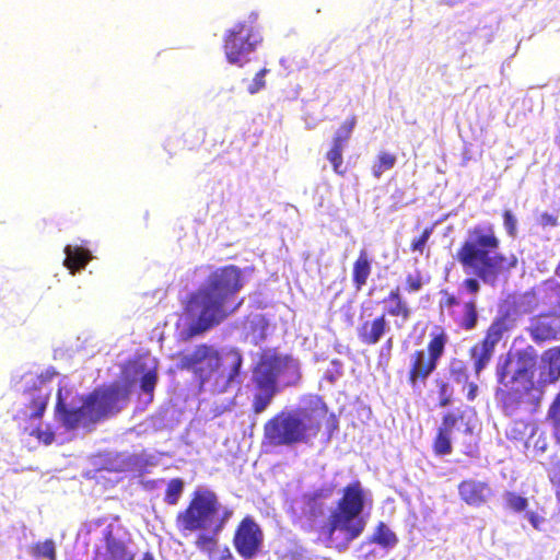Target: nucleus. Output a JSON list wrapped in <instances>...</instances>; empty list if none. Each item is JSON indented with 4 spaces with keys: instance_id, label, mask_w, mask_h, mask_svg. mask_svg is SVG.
Returning <instances> with one entry per match:
<instances>
[{
    "instance_id": "1",
    "label": "nucleus",
    "mask_w": 560,
    "mask_h": 560,
    "mask_svg": "<svg viewBox=\"0 0 560 560\" xmlns=\"http://www.w3.org/2000/svg\"><path fill=\"white\" fill-rule=\"evenodd\" d=\"M244 285L245 276L238 266L214 268L183 303L184 315L192 319L186 329L187 337L203 335L236 313L244 303V299L236 300Z\"/></svg>"
},
{
    "instance_id": "2",
    "label": "nucleus",
    "mask_w": 560,
    "mask_h": 560,
    "mask_svg": "<svg viewBox=\"0 0 560 560\" xmlns=\"http://www.w3.org/2000/svg\"><path fill=\"white\" fill-rule=\"evenodd\" d=\"M537 362V352L530 346L518 350L514 357H500L495 365L494 397L504 416L532 415L538 410L542 390L535 380Z\"/></svg>"
},
{
    "instance_id": "3",
    "label": "nucleus",
    "mask_w": 560,
    "mask_h": 560,
    "mask_svg": "<svg viewBox=\"0 0 560 560\" xmlns=\"http://www.w3.org/2000/svg\"><path fill=\"white\" fill-rule=\"evenodd\" d=\"M499 248L500 240L492 224L476 225L468 231L454 256L464 273L471 276L462 283L468 293L477 294L480 291L479 281L494 284L501 276L516 267L517 258L504 255Z\"/></svg>"
},
{
    "instance_id": "4",
    "label": "nucleus",
    "mask_w": 560,
    "mask_h": 560,
    "mask_svg": "<svg viewBox=\"0 0 560 560\" xmlns=\"http://www.w3.org/2000/svg\"><path fill=\"white\" fill-rule=\"evenodd\" d=\"M327 420V439L338 429V420L334 413H328L326 404L317 400L311 407L280 411L264 424L262 444L268 447L310 445Z\"/></svg>"
},
{
    "instance_id": "5",
    "label": "nucleus",
    "mask_w": 560,
    "mask_h": 560,
    "mask_svg": "<svg viewBox=\"0 0 560 560\" xmlns=\"http://www.w3.org/2000/svg\"><path fill=\"white\" fill-rule=\"evenodd\" d=\"M365 503L366 491L359 480L350 482L342 489L335 510L322 528L331 547L339 551L345 550L362 535L366 526L365 518L361 516Z\"/></svg>"
},
{
    "instance_id": "6",
    "label": "nucleus",
    "mask_w": 560,
    "mask_h": 560,
    "mask_svg": "<svg viewBox=\"0 0 560 560\" xmlns=\"http://www.w3.org/2000/svg\"><path fill=\"white\" fill-rule=\"evenodd\" d=\"M520 306L524 313L541 310L526 328L535 343L560 340V283L549 279L532 288L521 296Z\"/></svg>"
},
{
    "instance_id": "7",
    "label": "nucleus",
    "mask_w": 560,
    "mask_h": 560,
    "mask_svg": "<svg viewBox=\"0 0 560 560\" xmlns=\"http://www.w3.org/2000/svg\"><path fill=\"white\" fill-rule=\"evenodd\" d=\"M229 361V370L221 369V354L214 347L200 343L187 354L182 355L179 366L183 370L191 371L199 382L201 389L215 374V381L211 386V392L220 394L226 392L241 373L243 357L237 349H230L224 353Z\"/></svg>"
},
{
    "instance_id": "8",
    "label": "nucleus",
    "mask_w": 560,
    "mask_h": 560,
    "mask_svg": "<svg viewBox=\"0 0 560 560\" xmlns=\"http://www.w3.org/2000/svg\"><path fill=\"white\" fill-rule=\"evenodd\" d=\"M290 366L291 360L288 355L275 351H265L259 355L247 385L254 415L262 413L271 405L281 390L280 377Z\"/></svg>"
},
{
    "instance_id": "9",
    "label": "nucleus",
    "mask_w": 560,
    "mask_h": 560,
    "mask_svg": "<svg viewBox=\"0 0 560 560\" xmlns=\"http://www.w3.org/2000/svg\"><path fill=\"white\" fill-rule=\"evenodd\" d=\"M448 336L442 327H436L430 332L427 350L418 349L409 355L407 383L411 389L421 394L427 386L431 374L445 352Z\"/></svg>"
},
{
    "instance_id": "10",
    "label": "nucleus",
    "mask_w": 560,
    "mask_h": 560,
    "mask_svg": "<svg viewBox=\"0 0 560 560\" xmlns=\"http://www.w3.org/2000/svg\"><path fill=\"white\" fill-rule=\"evenodd\" d=\"M219 510L220 502L214 492L195 491L187 506L176 515V527L182 533L209 529Z\"/></svg>"
},
{
    "instance_id": "11",
    "label": "nucleus",
    "mask_w": 560,
    "mask_h": 560,
    "mask_svg": "<svg viewBox=\"0 0 560 560\" xmlns=\"http://www.w3.org/2000/svg\"><path fill=\"white\" fill-rule=\"evenodd\" d=\"M255 20L256 16L252 21L237 22L226 30L223 37V51L230 63L243 67L249 61L248 55L254 52L262 42Z\"/></svg>"
},
{
    "instance_id": "12",
    "label": "nucleus",
    "mask_w": 560,
    "mask_h": 560,
    "mask_svg": "<svg viewBox=\"0 0 560 560\" xmlns=\"http://www.w3.org/2000/svg\"><path fill=\"white\" fill-rule=\"evenodd\" d=\"M121 390L118 386L97 387L83 399L88 409V421L97 423L120 411Z\"/></svg>"
},
{
    "instance_id": "13",
    "label": "nucleus",
    "mask_w": 560,
    "mask_h": 560,
    "mask_svg": "<svg viewBox=\"0 0 560 560\" xmlns=\"http://www.w3.org/2000/svg\"><path fill=\"white\" fill-rule=\"evenodd\" d=\"M264 532L253 516L243 517L236 525L232 544L243 560H253L264 547Z\"/></svg>"
},
{
    "instance_id": "14",
    "label": "nucleus",
    "mask_w": 560,
    "mask_h": 560,
    "mask_svg": "<svg viewBox=\"0 0 560 560\" xmlns=\"http://www.w3.org/2000/svg\"><path fill=\"white\" fill-rule=\"evenodd\" d=\"M389 330L390 326L385 314H377L374 317L361 315L355 329L360 343L368 347L377 345Z\"/></svg>"
},
{
    "instance_id": "15",
    "label": "nucleus",
    "mask_w": 560,
    "mask_h": 560,
    "mask_svg": "<svg viewBox=\"0 0 560 560\" xmlns=\"http://www.w3.org/2000/svg\"><path fill=\"white\" fill-rule=\"evenodd\" d=\"M383 303L385 308L382 314H385V317L394 318V326L397 329H402L405 324L411 318L412 310L401 295L400 288L395 287L392 289L383 299Z\"/></svg>"
},
{
    "instance_id": "16",
    "label": "nucleus",
    "mask_w": 560,
    "mask_h": 560,
    "mask_svg": "<svg viewBox=\"0 0 560 560\" xmlns=\"http://www.w3.org/2000/svg\"><path fill=\"white\" fill-rule=\"evenodd\" d=\"M457 490L460 500L475 508L486 504L492 495V489L488 482L471 478L462 480Z\"/></svg>"
},
{
    "instance_id": "17",
    "label": "nucleus",
    "mask_w": 560,
    "mask_h": 560,
    "mask_svg": "<svg viewBox=\"0 0 560 560\" xmlns=\"http://www.w3.org/2000/svg\"><path fill=\"white\" fill-rule=\"evenodd\" d=\"M55 410L60 416V420L67 430H73L79 425H93L88 421V409L84 402L79 408H68L66 406L62 398V388L58 389Z\"/></svg>"
},
{
    "instance_id": "18",
    "label": "nucleus",
    "mask_w": 560,
    "mask_h": 560,
    "mask_svg": "<svg viewBox=\"0 0 560 560\" xmlns=\"http://www.w3.org/2000/svg\"><path fill=\"white\" fill-rule=\"evenodd\" d=\"M560 378V346L545 350L540 355L539 383L553 384Z\"/></svg>"
},
{
    "instance_id": "19",
    "label": "nucleus",
    "mask_w": 560,
    "mask_h": 560,
    "mask_svg": "<svg viewBox=\"0 0 560 560\" xmlns=\"http://www.w3.org/2000/svg\"><path fill=\"white\" fill-rule=\"evenodd\" d=\"M537 432V422L534 420L515 419L505 429V438L514 445L530 448V434Z\"/></svg>"
},
{
    "instance_id": "20",
    "label": "nucleus",
    "mask_w": 560,
    "mask_h": 560,
    "mask_svg": "<svg viewBox=\"0 0 560 560\" xmlns=\"http://www.w3.org/2000/svg\"><path fill=\"white\" fill-rule=\"evenodd\" d=\"M27 402L22 415L25 419H42L50 399V393L43 388H32L26 392Z\"/></svg>"
},
{
    "instance_id": "21",
    "label": "nucleus",
    "mask_w": 560,
    "mask_h": 560,
    "mask_svg": "<svg viewBox=\"0 0 560 560\" xmlns=\"http://www.w3.org/2000/svg\"><path fill=\"white\" fill-rule=\"evenodd\" d=\"M65 254L66 258L63 265L72 275L84 269L93 259L91 250L80 245H67L65 247Z\"/></svg>"
},
{
    "instance_id": "22",
    "label": "nucleus",
    "mask_w": 560,
    "mask_h": 560,
    "mask_svg": "<svg viewBox=\"0 0 560 560\" xmlns=\"http://www.w3.org/2000/svg\"><path fill=\"white\" fill-rule=\"evenodd\" d=\"M104 541L107 557L101 559L98 556H95L94 560H133V555L128 550L125 541L116 538L110 528L104 532Z\"/></svg>"
},
{
    "instance_id": "23",
    "label": "nucleus",
    "mask_w": 560,
    "mask_h": 560,
    "mask_svg": "<svg viewBox=\"0 0 560 560\" xmlns=\"http://www.w3.org/2000/svg\"><path fill=\"white\" fill-rule=\"evenodd\" d=\"M371 273L372 259L365 249H361L352 265V283L357 291L366 284Z\"/></svg>"
},
{
    "instance_id": "24",
    "label": "nucleus",
    "mask_w": 560,
    "mask_h": 560,
    "mask_svg": "<svg viewBox=\"0 0 560 560\" xmlns=\"http://www.w3.org/2000/svg\"><path fill=\"white\" fill-rule=\"evenodd\" d=\"M247 335L252 336L253 342L257 345L266 338L268 320L262 314L247 315L243 320Z\"/></svg>"
},
{
    "instance_id": "25",
    "label": "nucleus",
    "mask_w": 560,
    "mask_h": 560,
    "mask_svg": "<svg viewBox=\"0 0 560 560\" xmlns=\"http://www.w3.org/2000/svg\"><path fill=\"white\" fill-rule=\"evenodd\" d=\"M455 324L463 330L469 331L476 328L478 323V311L475 300H470L463 305V315L451 313Z\"/></svg>"
},
{
    "instance_id": "26",
    "label": "nucleus",
    "mask_w": 560,
    "mask_h": 560,
    "mask_svg": "<svg viewBox=\"0 0 560 560\" xmlns=\"http://www.w3.org/2000/svg\"><path fill=\"white\" fill-rule=\"evenodd\" d=\"M494 349L483 343L482 341L474 345L469 349V355L474 361V370L476 375H479L481 371L488 365Z\"/></svg>"
},
{
    "instance_id": "27",
    "label": "nucleus",
    "mask_w": 560,
    "mask_h": 560,
    "mask_svg": "<svg viewBox=\"0 0 560 560\" xmlns=\"http://www.w3.org/2000/svg\"><path fill=\"white\" fill-rule=\"evenodd\" d=\"M368 542L377 544L385 549H390L398 544V537L384 522H380Z\"/></svg>"
},
{
    "instance_id": "28",
    "label": "nucleus",
    "mask_w": 560,
    "mask_h": 560,
    "mask_svg": "<svg viewBox=\"0 0 560 560\" xmlns=\"http://www.w3.org/2000/svg\"><path fill=\"white\" fill-rule=\"evenodd\" d=\"M506 330V319L504 317H498L488 327L486 335L481 341L494 349Z\"/></svg>"
},
{
    "instance_id": "29",
    "label": "nucleus",
    "mask_w": 560,
    "mask_h": 560,
    "mask_svg": "<svg viewBox=\"0 0 560 560\" xmlns=\"http://www.w3.org/2000/svg\"><path fill=\"white\" fill-rule=\"evenodd\" d=\"M547 420L552 428V436L560 445V393L555 397L547 411Z\"/></svg>"
},
{
    "instance_id": "30",
    "label": "nucleus",
    "mask_w": 560,
    "mask_h": 560,
    "mask_svg": "<svg viewBox=\"0 0 560 560\" xmlns=\"http://www.w3.org/2000/svg\"><path fill=\"white\" fill-rule=\"evenodd\" d=\"M397 158L395 154L381 151L377 154L376 161L372 166V174L375 178H380L384 172L392 170L396 164Z\"/></svg>"
},
{
    "instance_id": "31",
    "label": "nucleus",
    "mask_w": 560,
    "mask_h": 560,
    "mask_svg": "<svg viewBox=\"0 0 560 560\" xmlns=\"http://www.w3.org/2000/svg\"><path fill=\"white\" fill-rule=\"evenodd\" d=\"M432 450L438 456L450 455L453 451L451 434L438 428Z\"/></svg>"
},
{
    "instance_id": "32",
    "label": "nucleus",
    "mask_w": 560,
    "mask_h": 560,
    "mask_svg": "<svg viewBox=\"0 0 560 560\" xmlns=\"http://www.w3.org/2000/svg\"><path fill=\"white\" fill-rule=\"evenodd\" d=\"M31 555L35 559L57 560L56 546L52 539L35 542L31 547Z\"/></svg>"
},
{
    "instance_id": "33",
    "label": "nucleus",
    "mask_w": 560,
    "mask_h": 560,
    "mask_svg": "<svg viewBox=\"0 0 560 560\" xmlns=\"http://www.w3.org/2000/svg\"><path fill=\"white\" fill-rule=\"evenodd\" d=\"M355 124H357V119L354 116H351L348 119H346L341 124V126L338 129V131L336 132V135L334 136L331 144L338 145V147H341L345 149V145L348 142V140L350 139Z\"/></svg>"
},
{
    "instance_id": "34",
    "label": "nucleus",
    "mask_w": 560,
    "mask_h": 560,
    "mask_svg": "<svg viewBox=\"0 0 560 560\" xmlns=\"http://www.w3.org/2000/svg\"><path fill=\"white\" fill-rule=\"evenodd\" d=\"M451 380L456 384L466 385L469 382V372L466 363L462 360H453L448 369Z\"/></svg>"
},
{
    "instance_id": "35",
    "label": "nucleus",
    "mask_w": 560,
    "mask_h": 560,
    "mask_svg": "<svg viewBox=\"0 0 560 560\" xmlns=\"http://www.w3.org/2000/svg\"><path fill=\"white\" fill-rule=\"evenodd\" d=\"M434 385L438 390L439 407L444 408V407L450 406L453 401V394H454V389L451 386V384L442 377H436L434 380Z\"/></svg>"
},
{
    "instance_id": "36",
    "label": "nucleus",
    "mask_w": 560,
    "mask_h": 560,
    "mask_svg": "<svg viewBox=\"0 0 560 560\" xmlns=\"http://www.w3.org/2000/svg\"><path fill=\"white\" fill-rule=\"evenodd\" d=\"M184 491V481L180 478H173L167 482L164 501L168 505H176Z\"/></svg>"
},
{
    "instance_id": "37",
    "label": "nucleus",
    "mask_w": 560,
    "mask_h": 560,
    "mask_svg": "<svg viewBox=\"0 0 560 560\" xmlns=\"http://www.w3.org/2000/svg\"><path fill=\"white\" fill-rule=\"evenodd\" d=\"M530 448L535 455L545 454L549 448V438L545 430L540 429L537 424V432L530 434L529 438Z\"/></svg>"
},
{
    "instance_id": "38",
    "label": "nucleus",
    "mask_w": 560,
    "mask_h": 560,
    "mask_svg": "<svg viewBox=\"0 0 560 560\" xmlns=\"http://www.w3.org/2000/svg\"><path fill=\"white\" fill-rule=\"evenodd\" d=\"M505 508L512 512H524L528 506V500L525 497L512 491L504 494Z\"/></svg>"
},
{
    "instance_id": "39",
    "label": "nucleus",
    "mask_w": 560,
    "mask_h": 560,
    "mask_svg": "<svg viewBox=\"0 0 560 560\" xmlns=\"http://www.w3.org/2000/svg\"><path fill=\"white\" fill-rule=\"evenodd\" d=\"M342 152L343 148L331 144V148L326 153V159L330 162L334 172L340 176H345L346 174V168H342Z\"/></svg>"
},
{
    "instance_id": "40",
    "label": "nucleus",
    "mask_w": 560,
    "mask_h": 560,
    "mask_svg": "<svg viewBox=\"0 0 560 560\" xmlns=\"http://www.w3.org/2000/svg\"><path fill=\"white\" fill-rule=\"evenodd\" d=\"M464 420V412H453L448 411L442 417V422L439 427V429L452 434L453 429L455 425Z\"/></svg>"
},
{
    "instance_id": "41",
    "label": "nucleus",
    "mask_w": 560,
    "mask_h": 560,
    "mask_svg": "<svg viewBox=\"0 0 560 560\" xmlns=\"http://www.w3.org/2000/svg\"><path fill=\"white\" fill-rule=\"evenodd\" d=\"M432 232H433L432 226L425 228L418 237H416L411 241L410 250L412 253L423 254L424 248L427 246V243H428Z\"/></svg>"
},
{
    "instance_id": "42",
    "label": "nucleus",
    "mask_w": 560,
    "mask_h": 560,
    "mask_svg": "<svg viewBox=\"0 0 560 560\" xmlns=\"http://www.w3.org/2000/svg\"><path fill=\"white\" fill-rule=\"evenodd\" d=\"M31 436H35L39 442H43L45 445H49L55 440V433L50 430V428H47L45 430H42L39 427L34 428L28 433Z\"/></svg>"
},
{
    "instance_id": "43",
    "label": "nucleus",
    "mask_w": 560,
    "mask_h": 560,
    "mask_svg": "<svg viewBox=\"0 0 560 560\" xmlns=\"http://www.w3.org/2000/svg\"><path fill=\"white\" fill-rule=\"evenodd\" d=\"M156 381H158L156 372H154V371H149V372H147V373L141 377V381H140L141 389H142L144 393L152 394V393H153V390H154V388H155Z\"/></svg>"
},
{
    "instance_id": "44",
    "label": "nucleus",
    "mask_w": 560,
    "mask_h": 560,
    "mask_svg": "<svg viewBox=\"0 0 560 560\" xmlns=\"http://www.w3.org/2000/svg\"><path fill=\"white\" fill-rule=\"evenodd\" d=\"M440 294L442 296L439 302V306L441 310H448L459 304L457 296L454 293H451L448 290L443 289L440 291Z\"/></svg>"
},
{
    "instance_id": "45",
    "label": "nucleus",
    "mask_w": 560,
    "mask_h": 560,
    "mask_svg": "<svg viewBox=\"0 0 560 560\" xmlns=\"http://www.w3.org/2000/svg\"><path fill=\"white\" fill-rule=\"evenodd\" d=\"M547 471L550 482L560 480V456L557 454L550 456L549 468Z\"/></svg>"
},
{
    "instance_id": "46",
    "label": "nucleus",
    "mask_w": 560,
    "mask_h": 560,
    "mask_svg": "<svg viewBox=\"0 0 560 560\" xmlns=\"http://www.w3.org/2000/svg\"><path fill=\"white\" fill-rule=\"evenodd\" d=\"M502 217H503V224L506 230V233L510 236L514 237L516 235V231H517V221H516L515 217L513 215L511 210H504Z\"/></svg>"
},
{
    "instance_id": "47",
    "label": "nucleus",
    "mask_w": 560,
    "mask_h": 560,
    "mask_svg": "<svg viewBox=\"0 0 560 560\" xmlns=\"http://www.w3.org/2000/svg\"><path fill=\"white\" fill-rule=\"evenodd\" d=\"M423 285L422 276L418 271L416 273H410L406 277V290L411 292H418Z\"/></svg>"
},
{
    "instance_id": "48",
    "label": "nucleus",
    "mask_w": 560,
    "mask_h": 560,
    "mask_svg": "<svg viewBox=\"0 0 560 560\" xmlns=\"http://www.w3.org/2000/svg\"><path fill=\"white\" fill-rule=\"evenodd\" d=\"M268 72V69H261L259 70L253 80V83L249 85L248 91L250 94L257 93L259 90H261L265 86V75Z\"/></svg>"
},
{
    "instance_id": "49",
    "label": "nucleus",
    "mask_w": 560,
    "mask_h": 560,
    "mask_svg": "<svg viewBox=\"0 0 560 560\" xmlns=\"http://www.w3.org/2000/svg\"><path fill=\"white\" fill-rule=\"evenodd\" d=\"M196 544L199 549L211 551L217 546V540L212 536L201 535Z\"/></svg>"
},
{
    "instance_id": "50",
    "label": "nucleus",
    "mask_w": 560,
    "mask_h": 560,
    "mask_svg": "<svg viewBox=\"0 0 560 560\" xmlns=\"http://www.w3.org/2000/svg\"><path fill=\"white\" fill-rule=\"evenodd\" d=\"M539 223L542 226H556L558 224V217L552 213L544 212L539 217Z\"/></svg>"
},
{
    "instance_id": "51",
    "label": "nucleus",
    "mask_w": 560,
    "mask_h": 560,
    "mask_svg": "<svg viewBox=\"0 0 560 560\" xmlns=\"http://www.w3.org/2000/svg\"><path fill=\"white\" fill-rule=\"evenodd\" d=\"M526 517L535 529H541V524L545 522L542 516L538 515L536 512H528Z\"/></svg>"
},
{
    "instance_id": "52",
    "label": "nucleus",
    "mask_w": 560,
    "mask_h": 560,
    "mask_svg": "<svg viewBox=\"0 0 560 560\" xmlns=\"http://www.w3.org/2000/svg\"><path fill=\"white\" fill-rule=\"evenodd\" d=\"M465 386H467V400L474 401L478 395V385L475 382H468Z\"/></svg>"
},
{
    "instance_id": "53",
    "label": "nucleus",
    "mask_w": 560,
    "mask_h": 560,
    "mask_svg": "<svg viewBox=\"0 0 560 560\" xmlns=\"http://www.w3.org/2000/svg\"><path fill=\"white\" fill-rule=\"evenodd\" d=\"M550 483L555 488V497H556L558 504L560 505V479L558 481H552Z\"/></svg>"
},
{
    "instance_id": "54",
    "label": "nucleus",
    "mask_w": 560,
    "mask_h": 560,
    "mask_svg": "<svg viewBox=\"0 0 560 560\" xmlns=\"http://www.w3.org/2000/svg\"><path fill=\"white\" fill-rule=\"evenodd\" d=\"M233 555L228 547H224L220 557V560H232Z\"/></svg>"
},
{
    "instance_id": "55",
    "label": "nucleus",
    "mask_w": 560,
    "mask_h": 560,
    "mask_svg": "<svg viewBox=\"0 0 560 560\" xmlns=\"http://www.w3.org/2000/svg\"><path fill=\"white\" fill-rule=\"evenodd\" d=\"M232 515V511H225L224 516L221 522L215 526V530H220L223 527L224 520L229 518Z\"/></svg>"
},
{
    "instance_id": "56",
    "label": "nucleus",
    "mask_w": 560,
    "mask_h": 560,
    "mask_svg": "<svg viewBox=\"0 0 560 560\" xmlns=\"http://www.w3.org/2000/svg\"><path fill=\"white\" fill-rule=\"evenodd\" d=\"M140 560H155V558L152 552L147 551L142 555Z\"/></svg>"
},
{
    "instance_id": "57",
    "label": "nucleus",
    "mask_w": 560,
    "mask_h": 560,
    "mask_svg": "<svg viewBox=\"0 0 560 560\" xmlns=\"http://www.w3.org/2000/svg\"><path fill=\"white\" fill-rule=\"evenodd\" d=\"M290 560H302V556L298 552L292 553Z\"/></svg>"
},
{
    "instance_id": "58",
    "label": "nucleus",
    "mask_w": 560,
    "mask_h": 560,
    "mask_svg": "<svg viewBox=\"0 0 560 560\" xmlns=\"http://www.w3.org/2000/svg\"><path fill=\"white\" fill-rule=\"evenodd\" d=\"M556 275L560 278V260H559V264L556 268Z\"/></svg>"
},
{
    "instance_id": "59",
    "label": "nucleus",
    "mask_w": 560,
    "mask_h": 560,
    "mask_svg": "<svg viewBox=\"0 0 560 560\" xmlns=\"http://www.w3.org/2000/svg\"><path fill=\"white\" fill-rule=\"evenodd\" d=\"M392 345H393V338H392V337H389V338L387 339V346H388V347H392Z\"/></svg>"
}]
</instances>
